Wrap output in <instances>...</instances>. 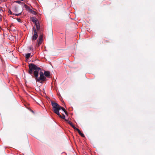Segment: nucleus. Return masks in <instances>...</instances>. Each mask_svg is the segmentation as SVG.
<instances>
[{
    "label": "nucleus",
    "mask_w": 155,
    "mask_h": 155,
    "mask_svg": "<svg viewBox=\"0 0 155 155\" xmlns=\"http://www.w3.org/2000/svg\"><path fill=\"white\" fill-rule=\"evenodd\" d=\"M28 67L29 70L28 73L31 75L33 71H34V75L35 77V80L37 82H41L45 81L46 80V78L44 76V73L42 72L39 73L40 77H38L39 71L41 70L40 68L38 67L36 65L33 64H29Z\"/></svg>",
    "instance_id": "1"
},
{
    "label": "nucleus",
    "mask_w": 155,
    "mask_h": 155,
    "mask_svg": "<svg viewBox=\"0 0 155 155\" xmlns=\"http://www.w3.org/2000/svg\"><path fill=\"white\" fill-rule=\"evenodd\" d=\"M51 104L53 107V109L54 113L56 114L58 116L61 118L65 119V116L63 114V116H61L60 113H59V110L61 109L64 111L66 114H67V112L65 109L63 107L61 106L57 103L53 102L51 101Z\"/></svg>",
    "instance_id": "2"
},
{
    "label": "nucleus",
    "mask_w": 155,
    "mask_h": 155,
    "mask_svg": "<svg viewBox=\"0 0 155 155\" xmlns=\"http://www.w3.org/2000/svg\"><path fill=\"white\" fill-rule=\"evenodd\" d=\"M33 35L32 37V40L33 41L35 40L38 37V35L36 29L34 27L33 28Z\"/></svg>",
    "instance_id": "3"
},
{
    "label": "nucleus",
    "mask_w": 155,
    "mask_h": 155,
    "mask_svg": "<svg viewBox=\"0 0 155 155\" xmlns=\"http://www.w3.org/2000/svg\"><path fill=\"white\" fill-rule=\"evenodd\" d=\"M33 50V49H30L29 51V53L25 54V57L27 59H28L30 57H31L34 55V53Z\"/></svg>",
    "instance_id": "4"
},
{
    "label": "nucleus",
    "mask_w": 155,
    "mask_h": 155,
    "mask_svg": "<svg viewBox=\"0 0 155 155\" xmlns=\"http://www.w3.org/2000/svg\"><path fill=\"white\" fill-rule=\"evenodd\" d=\"M65 120L67 121L68 123L75 130L76 128H77L76 127H75V126H74L72 123L70 121H68V120L65 119Z\"/></svg>",
    "instance_id": "5"
},
{
    "label": "nucleus",
    "mask_w": 155,
    "mask_h": 155,
    "mask_svg": "<svg viewBox=\"0 0 155 155\" xmlns=\"http://www.w3.org/2000/svg\"><path fill=\"white\" fill-rule=\"evenodd\" d=\"M31 19L32 21L35 23V24H37L38 23H37V20L36 18L35 17H32L31 18Z\"/></svg>",
    "instance_id": "6"
},
{
    "label": "nucleus",
    "mask_w": 155,
    "mask_h": 155,
    "mask_svg": "<svg viewBox=\"0 0 155 155\" xmlns=\"http://www.w3.org/2000/svg\"><path fill=\"white\" fill-rule=\"evenodd\" d=\"M44 74L46 77H49L50 75V72L48 71H45Z\"/></svg>",
    "instance_id": "7"
},
{
    "label": "nucleus",
    "mask_w": 155,
    "mask_h": 155,
    "mask_svg": "<svg viewBox=\"0 0 155 155\" xmlns=\"http://www.w3.org/2000/svg\"><path fill=\"white\" fill-rule=\"evenodd\" d=\"M77 130L79 133V134L82 137H84V134L82 133L81 131L78 128H77L75 130Z\"/></svg>",
    "instance_id": "8"
},
{
    "label": "nucleus",
    "mask_w": 155,
    "mask_h": 155,
    "mask_svg": "<svg viewBox=\"0 0 155 155\" xmlns=\"http://www.w3.org/2000/svg\"><path fill=\"white\" fill-rule=\"evenodd\" d=\"M35 25V26H36V28H37V29L38 31L40 30L41 31H42V29H40V26L39 24V23H38L37 24H36V25Z\"/></svg>",
    "instance_id": "9"
},
{
    "label": "nucleus",
    "mask_w": 155,
    "mask_h": 155,
    "mask_svg": "<svg viewBox=\"0 0 155 155\" xmlns=\"http://www.w3.org/2000/svg\"><path fill=\"white\" fill-rule=\"evenodd\" d=\"M43 41L41 40H38L37 41V47H39Z\"/></svg>",
    "instance_id": "10"
},
{
    "label": "nucleus",
    "mask_w": 155,
    "mask_h": 155,
    "mask_svg": "<svg viewBox=\"0 0 155 155\" xmlns=\"http://www.w3.org/2000/svg\"><path fill=\"white\" fill-rule=\"evenodd\" d=\"M24 6L26 10H28L29 11L30 10V9H31L27 5L25 4H24Z\"/></svg>",
    "instance_id": "11"
},
{
    "label": "nucleus",
    "mask_w": 155,
    "mask_h": 155,
    "mask_svg": "<svg viewBox=\"0 0 155 155\" xmlns=\"http://www.w3.org/2000/svg\"><path fill=\"white\" fill-rule=\"evenodd\" d=\"M29 12L32 14L34 15H36L37 14V13L34 10H32L31 9H30V10Z\"/></svg>",
    "instance_id": "12"
},
{
    "label": "nucleus",
    "mask_w": 155,
    "mask_h": 155,
    "mask_svg": "<svg viewBox=\"0 0 155 155\" xmlns=\"http://www.w3.org/2000/svg\"><path fill=\"white\" fill-rule=\"evenodd\" d=\"M43 34L42 33H41V32L40 35L39 39L43 41Z\"/></svg>",
    "instance_id": "13"
},
{
    "label": "nucleus",
    "mask_w": 155,
    "mask_h": 155,
    "mask_svg": "<svg viewBox=\"0 0 155 155\" xmlns=\"http://www.w3.org/2000/svg\"><path fill=\"white\" fill-rule=\"evenodd\" d=\"M18 7L16 6H15L14 8V11L15 12H17L18 11Z\"/></svg>",
    "instance_id": "14"
},
{
    "label": "nucleus",
    "mask_w": 155,
    "mask_h": 155,
    "mask_svg": "<svg viewBox=\"0 0 155 155\" xmlns=\"http://www.w3.org/2000/svg\"><path fill=\"white\" fill-rule=\"evenodd\" d=\"M21 13V12H20L18 14H15L13 13V15H15V16H18L20 15Z\"/></svg>",
    "instance_id": "15"
},
{
    "label": "nucleus",
    "mask_w": 155,
    "mask_h": 155,
    "mask_svg": "<svg viewBox=\"0 0 155 155\" xmlns=\"http://www.w3.org/2000/svg\"><path fill=\"white\" fill-rule=\"evenodd\" d=\"M17 21L19 22H21V20L20 18H17Z\"/></svg>",
    "instance_id": "16"
},
{
    "label": "nucleus",
    "mask_w": 155,
    "mask_h": 155,
    "mask_svg": "<svg viewBox=\"0 0 155 155\" xmlns=\"http://www.w3.org/2000/svg\"><path fill=\"white\" fill-rule=\"evenodd\" d=\"M15 2L17 3H18V4H20L21 3V2L20 1H15Z\"/></svg>",
    "instance_id": "17"
},
{
    "label": "nucleus",
    "mask_w": 155,
    "mask_h": 155,
    "mask_svg": "<svg viewBox=\"0 0 155 155\" xmlns=\"http://www.w3.org/2000/svg\"><path fill=\"white\" fill-rule=\"evenodd\" d=\"M3 12V10L2 9V7L0 6V12Z\"/></svg>",
    "instance_id": "18"
},
{
    "label": "nucleus",
    "mask_w": 155,
    "mask_h": 155,
    "mask_svg": "<svg viewBox=\"0 0 155 155\" xmlns=\"http://www.w3.org/2000/svg\"><path fill=\"white\" fill-rule=\"evenodd\" d=\"M3 2L7 1L8 0H2Z\"/></svg>",
    "instance_id": "19"
},
{
    "label": "nucleus",
    "mask_w": 155,
    "mask_h": 155,
    "mask_svg": "<svg viewBox=\"0 0 155 155\" xmlns=\"http://www.w3.org/2000/svg\"><path fill=\"white\" fill-rule=\"evenodd\" d=\"M10 14L13 15V14H12V12L10 11Z\"/></svg>",
    "instance_id": "20"
},
{
    "label": "nucleus",
    "mask_w": 155,
    "mask_h": 155,
    "mask_svg": "<svg viewBox=\"0 0 155 155\" xmlns=\"http://www.w3.org/2000/svg\"><path fill=\"white\" fill-rule=\"evenodd\" d=\"M2 20V19L0 17V21L1 20Z\"/></svg>",
    "instance_id": "21"
},
{
    "label": "nucleus",
    "mask_w": 155,
    "mask_h": 155,
    "mask_svg": "<svg viewBox=\"0 0 155 155\" xmlns=\"http://www.w3.org/2000/svg\"><path fill=\"white\" fill-rule=\"evenodd\" d=\"M20 0L21 1H24V0Z\"/></svg>",
    "instance_id": "22"
},
{
    "label": "nucleus",
    "mask_w": 155,
    "mask_h": 155,
    "mask_svg": "<svg viewBox=\"0 0 155 155\" xmlns=\"http://www.w3.org/2000/svg\"><path fill=\"white\" fill-rule=\"evenodd\" d=\"M1 28V26H0V29Z\"/></svg>",
    "instance_id": "23"
}]
</instances>
